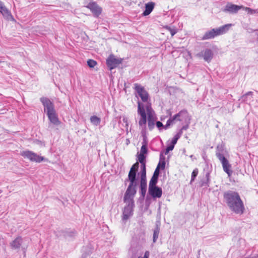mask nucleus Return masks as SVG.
Returning <instances> with one entry per match:
<instances>
[{
  "label": "nucleus",
  "instance_id": "5",
  "mask_svg": "<svg viewBox=\"0 0 258 258\" xmlns=\"http://www.w3.org/2000/svg\"><path fill=\"white\" fill-rule=\"evenodd\" d=\"M137 184L130 183L124 196V202L134 201V197L137 192L136 186Z\"/></svg>",
  "mask_w": 258,
  "mask_h": 258
},
{
  "label": "nucleus",
  "instance_id": "34",
  "mask_svg": "<svg viewBox=\"0 0 258 258\" xmlns=\"http://www.w3.org/2000/svg\"><path fill=\"white\" fill-rule=\"evenodd\" d=\"M138 161L140 162V163H143L145 162V156L143 154H140L138 156Z\"/></svg>",
  "mask_w": 258,
  "mask_h": 258
},
{
  "label": "nucleus",
  "instance_id": "27",
  "mask_svg": "<svg viewBox=\"0 0 258 258\" xmlns=\"http://www.w3.org/2000/svg\"><path fill=\"white\" fill-rule=\"evenodd\" d=\"M158 177L152 176L150 182L149 187H153L157 186L156 184L158 182Z\"/></svg>",
  "mask_w": 258,
  "mask_h": 258
},
{
  "label": "nucleus",
  "instance_id": "13",
  "mask_svg": "<svg viewBox=\"0 0 258 258\" xmlns=\"http://www.w3.org/2000/svg\"><path fill=\"white\" fill-rule=\"evenodd\" d=\"M0 13L6 20L14 21L11 12L4 6L3 3L1 1H0Z\"/></svg>",
  "mask_w": 258,
  "mask_h": 258
},
{
  "label": "nucleus",
  "instance_id": "39",
  "mask_svg": "<svg viewBox=\"0 0 258 258\" xmlns=\"http://www.w3.org/2000/svg\"><path fill=\"white\" fill-rule=\"evenodd\" d=\"M174 147V146L172 144L168 146L166 149V150L165 151V154H167L170 151H172Z\"/></svg>",
  "mask_w": 258,
  "mask_h": 258
},
{
  "label": "nucleus",
  "instance_id": "12",
  "mask_svg": "<svg viewBox=\"0 0 258 258\" xmlns=\"http://www.w3.org/2000/svg\"><path fill=\"white\" fill-rule=\"evenodd\" d=\"M40 101L44 107V111H46V113L52 112L55 110L54 104L48 98L46 97H41Z\"/></svg>",
  "mask_w": 258,
  "mask_h": 258
},
{
  "label": "nucleus",
  "instance_id": "2",
  "mask_svg": "<svg viewBox=\"0 0 258 258\" xmlns=\"http://www.w3.org/2000/svg\"><path fill=\"white\" fill-rule=\"evenodd\" d=\"M232 24H228L219 28H213L206 32L202 37L201 40H205L214 38L215 37L226 33L230 29Z\"/></svg>",
  "mask_w": 258,
  "mask_h": 258
},
{
  "label": "nucleus",
  "instance_id": "4",
  "mask_svg": "<svg viewBox=\"0 0 258 258\" xmlns=\"http://www.w3.org/2000/svg\"><path fill=\"white\" fill-rule=\"evenodd\" d=\"M21 155L24 158L29 159L32 162L40 163L43 161L46 160L44 157L39 156L37 154L30 151H23L21 153Z\"/></svg>",
  "mask_w": 258,
  "mask_h": 258
},
{
  "label": "nucleus",
  "instance_id": "9",
  "mask_svg": "<svg viewBox=\"0 0 258 258\" xmlns=\"http://www.w3.org/2000/svg\"><path fill=\"white\" fill-rule=\"evenodd\" d=\"M134 85L135 89L139 96L141 97L142 100L144 102H147L149 98V94L148 92L141 85L137 83L135 84Z\"/></svg>",
  "mask_w": 258,
  "mask_h": 258
},
{
  "label": "nucleus",
  "instance_id": "17",
  "mask_svg": "<svg viewBox=\"0 0 258 258\" xmlns=\"http://www.w3.org/2000/svg\"><path fill=\"white\" fill-rule=\"evenodd\" d=\"M23 239L21 236H18L16 238L10 243V245L13 249H18L21 247Z\"/></svg>",
  "mask_w": 258,
  "mask_h": 258
},
{
  "label": "nucleus",
  "instance_id": "41",
  "mask_svg": "<svg viewBox=\"0 0 258 258\" xmlns=\"http://www.w3.org/2000/svg\"><path fill=\"white\" fill-rule=\"evenodd\" d=\"M156 124L157 127L159 128H160L161 127L164 128V126L163 125V123L160 121H157L156 123Z\"/></svg>",
  "mask_w": 258,
  "mask_h": 258
},
{
  "label": "nucleus",
  "instance_id": "26",
  "mask_svg": "<svg viewBox=\"0 0 258 258\" xmlns=\"http://www.w3.org/2000/svg\"><path fill=\"white\" fill-rule=\"evenodd\" d=\"M90 121L92 123H93L95 125H98L100 123V119L97 116H92L90 118Z\"/></svg>",
  "mask_w": 258,
  "mask_h": 258
},
{
  "label": "nucleus",
  "instance_id": "18",
  "mask_svg": "<svg viewBox=\"0 0 258 258\" xmlns=\"http://www.w3.org/2000/svg\"><path fill=\"white\" fill-rule=\"evenodd\" d=\"M46 114L51 123L54 124H58L59 123V121L55 110L52 112H47Z\"/></svg>",
  "mask_w": 258,
  "mask_h": 258
},
{
  "label": "nucleus",
  "instance_id": "33",
  "mask_svg": "<svg viewBox=\"0 0 258 258\" xmlns=\"http://www.w3.org/2000/svg\"><path fill=\"white\" fill-rule=\"evenodd\" d=\"M244 10L247 12L249 14H253L256 13L257 10L251 9L250 8L245 7L244 8Z\"/></svg>",
  "mask_w": 258,
  "mask_h": 258
},
{
  "label": "nucleus",
  "instance_id": "25",
  "mask_svg": "<svg viewBox=\"0 0 258 258\" xmlns=\"http://www.w3.org/2000/svg\"><path fill=\"white\" fill-rule=\"evenodd\" d=\"M176 121V117L175 115H174L173 117H170L167 121L166 125L164 126V128L165 130L168 128L170 125L173 124L175 123V121Z\"/></svg>",
  "mask_w": 258,
  "mask_h": 258
},
{
  "label": "nucleus",
  "instance_id": "21",
  "mask_svg": "<svg viewBox=\"0 0 258 258\" xmlns=\"http://www.w3.org/2000/svg\"><path fill=\"white\" fill-rule=\"evenodd\" d=\"M128 180L130 181V183L137 184V172L130 170L128 175Z\"/></svg>",
  "mask_w": 258,
  "mask_h": 258
},
{
  "label": "nucleus",
  "instance_id": "37",
  "mask_svg": "<svg viewBox=\"0 0 258 258\" xmlns=\"http://www.w3.org/2000/svg\"><path fill=\"white\" fill-rule=\"evenodd\" d=\"M160 170V164H158L153 175L154 176L159 177Z\"/></svg>",
  "mask_w": 258,
  "mask_h": 258
},
{
  "label": "nucleus",
  "instance_id": "31",
  "mask_svg": "<svg viewBox=\"0 0 258 258\" xmlns=\"http://www.w3.org/2000/svg\"><path fill=\"white\" fill-rule=\"evenodd\" d=\"M198 172H199L198 169L197 168H196L193 170L192 174H191V178L190 182L194 181L195 178L197 177V176L198 174Z\"/></svg>",
  "mask_w": 258,
  "mask_h": 258
},
{
  "label": "nucleus",
  "instance_id": "47",
  "mask_svg": "<svg viewBox=\"0 0 258 258\" xmlns=\"http://www.w3.org/2000/svg\"><path fill=\"white\" fill-rule=\"evenodd\" d=\"M182 133H183V130L181 128L176 135H177V136H178L179 137H180L182 136Z\"/></svg>",
  "mask_w": 258,
  "mask_h": 258
},
{
  "label": "nucleus",
  "instance_id": "40",
  "mask_svg": "<svg viewBox=\"0 0 258 258\" xmlns=\"http://www.w3.org/2000/svg\"><path fill=\"white\" fill-rule=\"evenodd\" d=\"M146 110H147V112L148 116L149 115V113L154 112V111L153 110V109H152L150 104H148L146 106Z\"/></svg>",
  "mask_w": 258,
  "mask_h": 258
},
{
  "label": "nucleus",
  "instance_id": "29",
  "mask_svg": "<svg viewBox=\"0 0 258 258\" xmlns=\"http://www.w3.org/2000/svg\"><path fill=\"white\" fill-rule=\"evenodd\" d=\"M148 125L150 130H152L155 125V121L151 120V115L148 116Z\"/></svg>",
  "mask_w": 258,
  "mask_h": 258
},
{
  "label": "nucleus",
  "instance_id": "30",
  "mask_svg": "<svg viewBox=\"0 0 258 258\" xmlns=\"http://www.w3.org/2000/svg\"><path fill=\"white\" fill-rule=\"evenodd\" d=\"M140 175H141L140 180H147L146 169H142L140 171Z\"/></svg>",
  "mask_w": 258,
  "mask_h": 258
},
{
  "label": "nucleus",
  "instance_id": "46",
  "mask_svg": "<svg viewBox=\"0 0 258 258\" xmlns=\"http://www.w3.org/2000/svg\"><path fill=\"white\" fill-rule=\"evenodd\" d=\"M186 124L185 125H183L182 127H181V129L183 131V130H186L188 127H189V123H185Z\"/></svg>",
  "mask_w": 258,
  "mask_h": 258
},
{
  "label": "nucleus",
  "instance_id": "28",
  "mask_svg": "<svg viewBox=\"0 0 258 258\" xmlns=\"http://www.w3.org/2000/svg\"><path fill=\"white\" fill-rule=\"evenodd\" d=\"M148 149L147 147V142L146 140L144 139L142 143V146L141 149V153L140 154H145L147 153Z\"/></svg>",
  "mask_w": 258,
  "mask_h": 258
},
{
  "label": "nucleus",
  "instance_id": "43",
  "mask_svg": "<svg viewBox=\"0 0 258 258\" xmlns=\"http://www.w3.org/2000/svg\"><path fill=\"white\" fill-rule=\"evenodd\" d=\"M149 114L151 115V120L155 121L156 117L155 116L154 112L149 113Z\"/></svg>",
  "mask_w": 258,
  "mask_h": 258
},
{
  "label": "nucleus",
  "instance_id": "48",
  "mask_svg": "<svg viewBox=\"0 0 258 258\" xmlns=\"http://www.w3.org/2000/svg\"><path fill=\"white\" fill-rule=\"evenodd\" d=\"M140 163L141 164V169H146V162H143V163Z\"/></svg>",
  "mask_w": 258,
  "mask_h": 258
},
{
  "label": "nucleus",
  "instance_id": "3",
  "mask_svg": "<svg viewBox=\"0 0 258 258\" xmlns=\"http://www.w3.org/2000/svg\"><path fill=\"white\" fill-rule=\"evenodd\" d=\"M216 155L221 162L223 170L228 174V176H230L232 173V171L230 169L231 165L229 164L228 160L224 157V150L222 146H217Z\"/></svg>",
  "mask_w": 258,
  "mask_h": 258
},
{
  "label": "nucleus",
  "instance_id": "20",
  "mask_svg": "<svg viewBox=\"0 0 258 258\" xmlns=\"http://www.w3.org/2000/svg\"><path fill=\"white\" fill-rule=\"evenodd\" d=\"M147 180H140V194L143 199H144L145 197L147 187Z\"/></svg>",
  "mask_w": 258,
  "mask_h": 258
},
{
  "label": "nucleus",
  "instance_id": "11",
  "mask_svg": "<svg viewBox=\"0 0 258 258\" xmlns=\"http://www.w3.org/2000/svg\"><path fill=\"white\" fill-rule=\"evenodd\" d=\"M86 8L91 11L93 16L95 17H98L102 12V8L95 2L89 3L86 6Z\"/></svg>",
  "mask_w": 258,
  "mask_h": 258
},
{
  "label": "nucleus",
  "instance_id": "23",
  "mask_svg": "<svg viewBox=\"0 0 258 258\" xmlns=\"http://www.w3.org/2000/svg\"><path fill=\"white\" fill-rule=\"evenodd\" d=\"M252 95L253 92L249 91L242 95L241 98L242 99L243 102H247L248 100H250L252 98Z\"/></svg>",
  "mask_w": 258,
  "mask_h": 258
},
{
  "label": "nucleus",
  "instance_id": "8",
  "mask_svg": "<svg viewBox=\"0 0 258 258\" xmlns=\"http://www.w3.org/2000/svg\"><path fill=\"white\" fill-rule=\"evenodd\" d=\"M121 58H117L113 54H111L106 59V64L110 70L116 68L122 62Z\"/></svg>",
  "mask_w": 258,
  "mask_h": 258
},
{
  "label": "nucleus",
  "instance_id": "44",
  "mask_svg": "<svg viewBox=\"0 0 258 258\" xmlns=\"http://www.w3.org/2000/svg\"><path fill=\"white\" fill-rule=\"evenodd\" d=\"M158 164H160V167L161 166L162 169L165 168L166 164L165 161L159 162Z\"/></svg>",
  "mask_w": 258,
  "mask_h": 258
},
{
  "label": "nucleus",
  "instance_id": "15",
  "mask_svg": "<svg viewBox=\"0 0 258 258\" xmlns=\"http://www.w3.org/2000/svg\"><path fill=\"white\" fill-rule=\"evenodd\" d=\"M214 53L210 49H206L204 51L197 54L199 57H203L205 61L209 62L213 57Z\"/></svg>",
  "mask_w": 258,
  "mask_h": 258
},
{
  "label": "nucleus",
  "instance_id": "36",
  "mask_svg": "<svg viewBox=\"0 0 258 258\" xmlns=\"http://www.w3.org/2000/svg\"><path fill=\"white\" fill-rule=\"evenodd\" d=\"M166 28L169 31L172 36H174L177 33V31L175 29H172L168 26H166Z\"/></svg>",
  "mask_w": 258,
  "mask_h": 258
},
{
  "label": "nucleus",
  "instance_id": "38",
  "mask_svg": "<svg viewBox=\"0 0 258 258\" xmlns=\"http://www.w3.org/2000/svg\"><path fill=\"white\" fill-rule=\"evenodd\" d=\"M180 137L177 136V135H175L174 137L173 138L172 141H171V144L173 145L174 146L176 144L178 140Z\"/></svg>",
  "mask_w": 258,
  "mask_h": 258
},
{
  "label": "nucleus",
  "instance_id": "49",
  "mask_svg": "<svg viewBox=\"0 0 258 258\" xmlns=\"http://www.w3.org/2000/svg\"><path fill=\"white\" fill-rule=\"evenodd\" d=\"M190 158L192 160H194L195 159H196V158L194 157L193 155H190Z\"/></svg>",
  "mask_w": 258,
  "mask_h": 258
},
{
  "label": "nucleus",
  "instance_id": "45",
  "mask_svg": "<svg viewBox=\"0 0 258 258\" xmlns=\"http://www.w3.org/2000/svg\"><path fill=\"white\" fill-rule=\"evenodd\" d=\"M150 255V253L148 251H146L144 254L143 257L139 256L138 258H149Z\"/></svg>",
  "mask_w": 258,
  "mask_h": 258
},
{
  "label": "nucleus",
  "instance_id": "32",
  "mask_svg": "<svg viewBox=\"0 0 258 258\" xmlns=\"http://www.w3.org/2000/svg\"><path fill=\"white\" fill-rule=\"evenodd\" d=\"M87 64L90 68H93L97 64V62L93 59H89Z\"/></svg>",
  "mask_w": 258,
  "mask_h": 258
},
{
  "label": "nucleus",
  "instance_id": "19",
  "mask_svg": "<svg viewBox=\"0 0 258 258\" xmlns=\"http://www.w3.org/2000/svg\"><path fill=\"white\" fill-rule=\"evenodd\" d=\"M155 4L153 2H149L145 5V10L143 13V15L146 16L149 15L154 9Z\"/></svg>",
  "mask_w": 258,
  "mask_h": 258
},
{
  "label": "nucleus",
  "instance_id": "6",
  "mask_svg": "<svg viewBox=\"0 0 258 258\" xmlns=\"http://www.w3.org/2000/svg\"><path fill=\"white\" fill-rule=\"evenodd\" d=\"M127 205L124 208L123 211L122 220H127L133 214V208L135 206L134 201H131L124 202Z\"/></svg>",
  "mask_w": 258,
  "mask_h": 258
},
{
  "label": "nucleus",
  "instance_id": "24",
  "mask_svg": "<svg viewBox=\"0 0 258 258\" xmlns=\"http://www.w3.org/2000/svg\"><path fill=\"white\" fill-rule=\"evenodd\" d=\"M160 232V227L158 224H156V227L153 230V242H156L158 238L159 233Z\"/></svg>",
  "mask_w": 258,
  "mask_h": 258
},
{
  "label": "nucleus",
  "instance_id": "16",
  "mask_svg": "<svg viewBox=\"0 0 258 258\" xmlns=\"http://www.w3.org/2000/svg\"><path fill=\"white\" fill-rule=\"evenodd\" d=\"M242 8V6H239L232 4H228L225 7L223 11L229 13H236L239 10Z\"/></svg>",
  "mask_w": 258,
  "mask_h": 258
},
{
  "label": "nucleus",
  "instance_id": "22",
  "mask_svg": "<svg viewBox=\"0 0 258 258\" xmlns=\"http://www.w3.org/2000/svg\"><path fill=\"white\" fill-rule=\"evenodd\" d=\"M209 182H210V173L207 172L206 174L205 178L201 181V186L208 187V186H209Z\"/></svg>",
  "mask_w": 258,
  "mask_h": 258
},
{
  "label": "nucleus",
  "instance_id": "35",
  "mask_svg": "<svg viewBox=\"0 0 258 258\" xmlns=\"http://www.w3.org/2000/svg\"><path fill=\"white\" fill-rule=\"evenodd\" d=\"M139 164L138 162H136L135 163V164H133V165L132 166V167L131 168V169L130 170L131 171H135V172H137L138 171V169L139 168Z\"/></svg>",
  "mask_w": 258,
  "mask_h": 258
},
{
  "label": "nucleus",
  "instance_id": "10",
  "mask_svg": "<svg viewBox=\"0 0 258 258\" xmlns=\"http://www.w3.org/2000/svg\"><path fill=\"white\" fill-rule=\"evenodd\" d=\"M176 121H179L183 123H190V117L188 113L185 109L180 111L178 113L175 114Z\"/></svg>",
  "mask_w": 258,
  "mask_h": 258
},
{
  "label": "nucleus",
  "instance_id": "7",
  "mask_svg": "<svg viewBox=\"0 0 258 258\" xmlns=\"http://www.w3.org/2000/svg\"><path fill=\"white\" fill-rule=\"evenodd\" d=\"M138 113L141 116L139 121V125L145 126L147 123V115L143 104L140 102L138 103Z\"/></svg>",
  "mask_w": 258,
  "mask_h": 258
},
{
  "label": "nucleus",
  "instance_id": "42",
  "mask_svg": "<svg viewBox=\"0 0 258 258\" xmlns=\"http://www.w3.org/2000/svg\"><path fill=\"white\" fill-rule=\"evenodd\" d=\"M165 161V157L163 155V153L161 152L160 154V161L159 162Z\"/></svg>",
  "mask_w": 258,
  "mask_h": 258
},
{
  "label": "nucleus",
  "instance_id": "14",
  "mask_svg": "<svg viewBox=\"0 0 258 258\" xmlns=\"http://www.w3.org/2000/svg\"><path fill=\"white\" fill-rule=\"evenodd\" d=\"M148 193L153 198H160L162 195V190L157 186L149 187Z\"/></svg>",
  "mask_w": 258,
  "mask_h": 258
},
{
  "label": "nucleus",
  "instance_id": "1",
  "mask_svg": "<svg viewBox=\"0 0 258 258\" xmlns=\"http://www.w3.org/2000/svg\"><path fill=\"white\" fill-rule=\"evenodd\" d=\"M224 201L231 211L236 214L241 215L244 211V206L238 192L228 190L224 193Z\"/></svg>",
  "mask_w": 258,
  "mask_h": 258
}]
</instances>
